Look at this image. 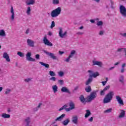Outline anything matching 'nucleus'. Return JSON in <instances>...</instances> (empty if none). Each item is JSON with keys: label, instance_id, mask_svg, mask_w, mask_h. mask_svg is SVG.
<instances>
[{"label": "nucleus", "instance_id": "6e6552de", "mask_svg": "<svg viewBox=\"0 0 126 126\" xmlns=\"http://www.w3.org/2000/svg\"><path fill=\"white\" fill-rule=\"evenodd\" d=\"M31 118L30 117H27L25 119L23 124V126H31Z\"/></svg>", "mask_w": 126, "mask_h": 126}, {"label": "nucleus", "instance_id": "f3484780", "mask_svg": "<svg viewBox=\"0 0 126 126\" xmlns=\"http://www.w3.org/2000/svg\"><path fill=\"white\" fill-rule=\"evenodd\" d=\"M3 58L5 59L6 62L9 63L10 62V59L9 58V55L6 52H4L3 53Z\"/></svg>", "mask_w": 126, "mask_h": 126}, {"label": "nucleus", "instance_id": "79ce46f5", "mask_svg": "<svg viewBox=\"0 0 126 126\" xmlns=\"http://www.w3.org/2000/svg\"><path fill=\"white\" fill-rule=\"evenodd\" d=\"M67 106L66 105H64L62 107L60 108L59 111H63V110H64V109L65 110L66 109H67Z\"/></svg>", "mask_w": 126, "mask_h": 126}, {"label": "nucleus", "instance_id": "4c0bfd02", "mask_svg": "<svg viewBox=\"0 0 126 126\" xmlns=\"http://www.w3.org/2000/svg\"><path fill=\"white\" fill-rule=\"evenodd\" d=\"M52 3L53 4H59L60 3V0H53Z\"/></svg>", "mask_w": 126, "mask_h": 126}, {"label": "nucleus", "instance_id": "603ef678", "mask_svg": "<svg viewBox=\"0 0 126 126\" xmlns=\"http://www.w3.org/2000/svg\"><path fill=\"white\" fill-rule=\"evenodd\" d=\"M35 59H36L37 60H40V55L39 54L35 55Z\"/></svg>", "mask_w": 126, "mask_h": 126}, {"label": "nucleus", "instance_id": "a878e982", "mask_svg": "<svg viewBox=\"0 0 126 126\" xmlns=\"http://www.w3.org/2000/svg\"><path fill=\"white\" fill-rule=\"evenodd\" d=\"M86 113L85 115V118L86 119H87V118H88L89 117V116H90L91 115V112H90V110H87L86 111Z\"/></svg>", "mask_w": 126, "mask_h": 126}, {"label": "nucleus", "instance_id": "412c9836", "mask_svg": "<svg viewBox=\"0 0 126 126\" xmlns=\"http://www.w3.org/2000/svg\"><path fill=\"white\" fill-rule=\"evenodd\" d=\"M27 5H33L35 3V0H28L26 1Z\"/></svg>", "mask_w": 126, "mask_h": 126}, {"label": "nucleus", "instance_id": "393cba45", "mask_svg": "<svg viewBox=\"0 0 126 126\" xmlns=\"http://www.w3.org/2000/svg\"><path fill=\"white\" fill-rule=\"evenodd\" d=\"M52 90L54 93H57L58 92V86L57 85H54L52 86Z\"/></svg>", "mask_w": 126, "mask_h": 126}, {"label": "nucleus", "instance_id": "cd10ccee", "mask_svg": "<svg viewBox=\"0 0 126 126\" xmlns=\"http://www.w3.org/2000/svg\"><path fill=\"white\" fill-rule=\"evenodd\" d=\"M39 63L41 64V65H43V66H45V67H46V68H49V67H50V65H49V64L44 63L42 62H39Z\"/></svg>", "mask_w": 126, "mask_h": 126}, {"label": "nucleus", "instance_id": "8fccbe9b", "mask_svg": "<svg viewBox=\"0 0 126 126\" xmlns=\"http://www.w3.org/2000/svg\"><path fill=\"white\" fill-rule=\"evenodd\" d=\"M63 80H58V83H59L61 85H63Z\"/></svg>", "mask_w": 126, "mask_h": 126}, {"label": "nucleus", "instance_id": "13d9d810", "mask_svg": "<svg viewBox=\"0 0 126 126\" xmlns=\"http://www.w3.org/2000/svg\"><path fill=\"white\" fill-rule=\"evenodd\" d=\"M89 122H93V117H91L90 119L88 120Z\"/></svg>", "mask_w": 126, "mask_h": 126}, {"label": "nucleus", "instance_id": "72a5a7b5", "mask_svg": "<svg viewBox=\"0 0 126 126\" xmlns=\"http://www.w3.org/2000/svg\"><path fill=\"white\" fill-rule=\"evenodd\" d=\"M125 51H126V48H120L117 49V52L119 53H122L123 52H125Z\"/></svg>", "mask_w": 126, "mask_h": 126}, {"label": "nucleus", "instance_id": "680f3d73", "mask_svg": "<svg viewBox=\"0 0 126 126\" xmlns=\"http://www.w3.org/2000/svg\"><path fill=\"white\" fill-rule=\"evenodd\" d=\"M59 54L60 55H63V54H64V52L63 51H59Z\"/></svg>", "mask_w": 126, "mask_h": 126}, {"label": "nucleus", "instance_id": "09e8293b", "mask_svg": "<svg viewBox=\"0 0 126 126\" xmlns=\"http://www.w3.org/2000/svg\"><path fill=\"white\" fill-rule=\"evenodd\" d=\"M120 35L124 38H126V33H120Z\"/></svg>", "mask_w": 126, "mask_h": 126}, {"label": "nucleus", "instance_id": "2eb2a0df", "mask_svg": "<svg viewBox=\"0 0 126 126\" xmlns=\"http://www.w3.org/2000/svg\"><path fill=\"white\" fill-rule=\"evenodd\" d=\"M93 65H98L99 67H102V66H103V63H102V62L94 60L93 61Z\"/></svg>", "mask_w": 126, "mask_h": 126}, {"label": "nucleus", "instance_id": "f257e3e1", "mask_svg": "<svg viewBox=\"0 0 126 126\" xmlns=\"http://www.w3.org/2000/svg\"><path fill=\"white\" fill-rule=\"evenodd\" d=\"M88 72L90 73L89 74V78L86 82V85H89V84L93 81V78H96L97 76H99L100 74L99 72H94L93 70H89L88 71Z\"/></svg>", "mask_w": 126, "mask_h": 126}, {"label": "nucleus", "instance_id": "20e7f679", "mask_svg": "<svg viewBox=\"0 0 126 126\" xmlns=\"http://www.w3.org/2000/svg\"><path fill=\"white\" fill-rule=\"evenodd\" d=\"M120 12L123 17H126V8L123 5H121L119 7Z\"/></svg>", "mask_w": 126, "mask_h": 126}, {"label": "nucleus", "instance_id": "ea45409f", "mask_svg": "<svg viewBox=\"0 0 126 126\" xmlns=\"http://www.w3.org/2000/svg\"><path fill=\"white\" fill-rule=\"evenodd\" d=\"M96 25L97 26H102L103 25V22L101 21H97Z\"/></svg>", "mask_w": 126, "mask_h": 126}, {"label": "nucleus", "instance_id": "774afa93", "mask_svg": "<svg viewBox=\"0 0 126 126\" xmlns=\"http://www.w3.org/2000/svg\"><path fill=\"white\" fill-rule=\"evenodd\" d=\"M94 1H95V2H100V0H93Z\"/></svg>", "mask_w": 126, "mask_h": 126}, {"label": "nucleus", "instance_id": "1a4fd4ad", "mask_svg": "<svg viewBox=\"0 0 126 126\" xmlns=\"http://www.w3.org/2000/svg\"><path fill=\"white\" fill-rule=\"evenodd\" d=\"M66 34H67V32H63V29L62 28H60L59 29V35L60 38H64V37L66 36Z\"/></svg>", "mask_w": 126, "mask_h": 126}, {"label": "nucleus", "instance_id": "6ab92c4d", "mask_svg": "<svg viewBox=\"0 0 126 126\" xmlns=\"http://www.w3.org/2000/svg\"><path fill=\"white\" fill-rule=\"evenodd\" d=\"M64 117H65V114H63L61 116L55 119V122H61V121H63Z\"/></svg>", "mask_w": 126, "mask_h": 126}, {"label": "nucleus", "instance_id": "5fc2aeb1", "mask_svg": "<svg viewBox=\"0 0 126 126\" xmlns=\"http://www.w3.org/2000/svg\"><path fill=\"white\" fill-rule=\"evenodd\" d=\"M110 88V86H106L104 89H103V91H107V89H109Z\"/></svg>", "mask_w": 126, "mask_h": 126}, {"label": "nucleus", "instance_id": "423d86ee", "mask_svg": "<svg viewBox=\"0 0 126 126\" xmlns=\"http://www.w3.org/2000/svg\"><path fill=\"white\" fill-rule=\"evenodd\" d=\"M10 12L11 15L10 16L9 19L10 21H14V19H15V14L14 13V9H13V6H11Z\"/></svg>", "mask_w": 126, "mask_h": 126}, {"label": "nucleus", "instance_id": "f03ea898", "mask_svg": "<svg viewBox=\"0 0 126 126\" xmlns=\"http://www.w3.org/2000/svg\"><path fill=\"white\" fill-rule=\"evenodd\" d=\"M62 12V8L61 7H58L56 9L53 10L50 15L51 17L53 18H56V17H58L61 14V13Z\"/></svg>", "mask_w": 126, "mask_h": 126}, {"label": "nucleus", "instance_id": "7ed1b4c3", "mask_svg": "<svg viewBox=\"0 0 126 126\" xmlns=\"http://www.w3.org/2000/svg\"><path fill=\"white\" fill-rule=\"evenodd\" d=\"M113 96H114V92H111L108 94L103 99L104 104L110 103L111 102V100L113 98Z\"/></svg>", "mask_w": 126, "mask_h": 126}, {"label": "nucleus", "instance_id": "bf43d9fd", "mask_svg": "<svg viewBox=\"0 0 126 126\" xmlns=\"http://www.w3.org/2000/svg\"><path fill=\"white\" fill-rule=\"evenodd\" d=\"M126 63H123V64H122V68H125V67H126Z\"/></svg>", "mask_w": 126, "mask_h": 126}, {"label": "nucleus", "instance_id": "c85d7f7f", "mask_svg": "<svg viewBox=\"0 0 126 126\" xmlns=\"http://www.w3.org/2000/svg\"><path fill=\"white\" fill-rule=\"evenodd\" d=\"M80 100L82 103H86V99L85 98H84V96L83 95H82L80 96Z\"/></svg>", "mask_w": 126, "mask_h": 126}, {"label": "nucleus", "instance_id": "338daca9", "mask_svg": "<svg viewBox=\"0 0 126 126\" xmlns=\"http://www.w3.org/2000/svg\"><path fill=\"white\" fill-rule=\"evenodd\" d=\"M114 67L115 66L109 68V70H113Z\"/></svg>", "mask_w": 126, "mask_h": 126}, {"label": "nucleus", "instance_id": "864d4df0", "mask_svg": "<svg viewBox=\"0 0 126 126\" xmlns=\"http://www.w3.org/2000/svg\"><path fill=\"white\" fill-rule=\"evenodd\" d=\"M30 32V29H27L26 30V34H29V33Z\"/></svg>", "mask_w": 126, "mask_h": 126}, {"label": "nucleus", "instance_id": "4468645a", "mask_svg": "<svg viewBox=\"0 0 126 126\" xmlns=\"http://www.w3.org/2000/svg\"><path fill=\"white\" fill-rule=\"evenodd\" d=\"M43 43L45 45H47V46H50V47H53V43L50 42L48 38H47V36H44L43 38Z\"/></svg>", "mask_w": 126, "mask_h": 126}, {"label": "nucleus", "instance_id": "3c124183", "mask_svg": "<svg viewBox=\"0 0 126 126\" xmlns=\"http://www.w3.org/2000/svg\"><path fill=\"white\" fill-rule=\"evenodd\" d=\"M105 91H104V90H103L102 91H101L100 92V95L101 96H104V95H105Z\"/></svg>", "mask_w": 126, "mask_h": 126}, {"label": "nucleus", "instance_id": "58836bf2", "mask_svg": "<svg viewBox=\"0 0 126 126\" xmlns=\"http://www.w3.org/2000/svg\"><path fill=\"white\" fill-rule=\"evenodd\" d=\"M32 80V78H27L24 79L25 82H30Z\"/></svg>", "mask_w": 126, "mask_h": 126}, {"label": "nucleus", "instance_id": "f8f14e48", "mask_svg": "<svg viewBox=\"0 0 126 126\" xmlns=\"http://www.w3.org/2000/svg\"><path fill=\"white\" fill-rule=\"evenodd\" d=\"M44 53L47 55V56H49V57H50L51 59H53V60H57V56H55V54H54V53L49 52L46 50L44 51Z\"/></svg>", "mask_w": 126, "mask_h": 126}, {"label": "nucleus", "instance_id": "aec40b11", "mask_svg": "<svg viewBox=\"0 0 126 126\" xmlns=\"http://www.w3.org/2000/svg\"><path fill=\"white\" fill-rule=\"evenodd\" d=\"M0 37H6V32L4 30H0Z\"/></svg>", "mask_w": 126, "mask_h": 126}, {"label": "nucleus", "instance_id": "9d476101", "mask_svg": "<svg viewBox=\"0 0 126 126\" xmlns=\"http://www.w3.org/2000/svg\"><path fill=\"white\" fill-rule=\"evenodd\" d=\"M69 108L65 109L66 112H69L72 110H74V109H75V105L74 104V103L72 102L69 103Z\"/></svg>", "mask_w": 126, "mask_h": 126}, {"label": "nucleus", "instance_id": "ddd939ff", "mask_svg": "<svg viewBox=\"0 0 126 126\" xmlns=\"http://www.w3.org/2000/svg\"><path fill=\"white\" fill-rule=\"evenodd\" d=\"M27 43L28 45L30 47H32V48H34L35 47V42L32 39H28L27 40Z\"/></svg>", "mask_w": 126, "mask_h": 126}, {"label": "nucleus", "instance_id": "bb28decb", "mask_svg": "<svg viewBox=\"0 0 126 126\" xmlns=\"http://www.w3.org/2000/svg\"><path fill=\"white\" fill-rule=\"evenodd\" d=\"M26 13L27 15H30L31 14V7L28 6L26 10Z\"/></svg>", "mask_w": 126, "mask_h": 126}, {"label": "nucleus", "instance_id": "7c9ffc66", "mask_svg": "<svg viewBox=\"0 0 126 126\" xmlns=\"http://www.w3.org/2000/svg\"><path fill=\"white\" fill-rule=\"evenodd\" d=\"M85 90L88 93L91 92V87L90 86H88L85 89Z\"/></svg>", "mask_w": 126, "mask_h": 126}, {"label": "nucleus", "instance_id": "c756f323", "mask_svg": "<svg viewBox=\"0 0 126 126\" xmlns=\"http://www.w3.org/2000/svg\"><path fill=\"white\" fill-rule=\"evenodd\" d=\"M69 123V119H67L65 120H64L62 124L63 125V126H67V125H68V123Z\"/></svg>", "mask_w": 126, "mask_h": 126}, {"label": "nucleus", "instance_id": "c9c22d12", "mask_svg": "<svg viewBox=\"0 0 126 126\" xmlns=\"http://www.w3.org/2000/svg\"><path fill=\"white\" fill-rule=\"evenodd\" d=\"M113 111V109L112 108L108 109L104 111V113L105 114H109V113H111Z\"/></svg>", "mask_w": 126, "mask_h": 126}, {"label": "nucleus", "instance_id": "2f4dec72", "mask_svg": "<svg viewBox=\"0 0 126 126\" xmlns=\"http://www.w3.org/2000/svg\"><path fill=\"white\" fill-rule=\"evenodd\" d=\"M17 55H18V56H19V57H20L21 58H23V57H24V53L20 51H18L17 53Z\"/></svg>", "mask_w": 126, "mask_h": 126}, {"label": "nucleus", "instance_id": "b1692460", "mask_svg": "<svg viewBox=\"0 0 126 126\" xmlns=\"http://www.w3.org/2000/svg\"><path fill=\"white\" fill-rule=\"evenodd\" d=\"M75 54H76V51L72 50L71 51L69 56L70 58H72L73 57H74V55H75Z\"/></svg>", "mask_w": 126, "mask_h": 126}, {"label": "nucleus", "instance_id": "a19ab883", "mask_svg": "<svg viewBox=\"0 0 126 126\" xmlns=\"http://www.w3.org/2000/svg\"><path fill=\"white\" fill-rule=\"evenodd\" d=\"M49 80H51V81H54L55 82L57 80V78H56V77H55V76H53V77H52L51 78H50L49 79Z\"/></svg>", "mask_w": 126, "mask_h": 126}, {"label": "nucleus", "instance_id": "0e129e2a", "mask_svg": "<svg viewBox=\"0 0 126 126\" xmlns=\"http://www.w3.org/2000/svg\"><path fill=\"white\" fill-rule=\"evenodd\" d=\"M102 83L104 86L106 85V83H107V81L102 82Z\"/></svg>", "mask_w": 126, "mask_h": 126}, {"label": "nucleus", "instance_id": "473e14b6", "mask_svg": "<svg viewBox=\"0 0 126 126\" xmlns=\"http://www.w3.org/2000/svg\"><path fill=\"white\" fill-rule=\"evenodd\" d=\"M42 106V103H40L38 104V105L37 106V107L34 108V111L35 112H36V111H38L39 109H40V107Z\"/></svg>", "mask_w": 126, "mask_h": 126}, {"label": "nucleus", "instance_id": "9b49d317", "mask_svg": "<svg viewBox=\"0 0 126 126\" xmlns=\"http://www.w3.org/2000/svg\"><path fill=\"white\" fill-rule=\"evenodd\" d=\"M116 100L120 106H124V100L122 99V97L120 96V95H117L116 96Z\"/></svg>", "mask_w": 126, "mask_h": 126}, {"label": "nucleus", "instance_id": "39448f33", "mask_svg": "<svg viewBox=\"0 0 126 126\" xmlns=\"http://www.w3.org/2000/svg\"><path fill=\"white\" fill-rule=\"evenodd\" d=\"M32 53L31 52H28L26 54V59L28 62H36V59L31 57Z\"/></svg>", "mask_w": 126, "mask_h": 126}, {"label": "nucleus", "instance_id": "5701e85b", "mask_svg": "<svg viewBox=\"0 0 126 126\" xmlns=\"http://www.w3.org/2000/svg\"><path fill=\"white\" fill-rule=\"evenodd\" d=\"M62 92H65V93H70L69 90L65 87H63L61 89Z\"/></svg>", "mask_w": 126, "mask_h": 126}, {"label": "nucleus", "instance_id": "de8ad7c7", "mask_svg": "<svg viewBox=\"0 0 126 126\" xmlns=\"http://www.w3.org/2000/svg\"><path fill=\"white\" fill-rule=\"evenodd\" d=\"M119 81H120V82H123V81H124V76H121L120 77Z\"/></svg>", "mask_w": 126, "mask_h": 126}, {"label": "nucleus", "instance_id": "a211bd4d", "mask_svg": "<svg viewBox=\"0 0 126 126\" xmlns=\"http://www.w3.org/2000/svg\"><path fill=\"white\" fill-rule=\"evenodd\" d=\"M126 116V111L124 110H120V113L119 115V119H122L123 118H125Z\"/></svg>", "mask_w": 126, "mask_h": 126}, {"label": "nucleus", "instance_id": "4be33fe9", "mask_svg": "<svg viewBox=\"0 0 126 126\" xmlns=\"http://www.w3.org/2000/svg\"><path fill=\"white\" fill-rule=\"evenodd\" d=\"M1 118L3 119H9L10 118V115L6 113H2L1 115Z\"/></svg>", "mask_w": 126, "mask_h": 126}, {"label": "nucleus", "instance_id": "49530a36", "mask_svg": "<svg viewBox=\"0 0 126 126\" xmlns=\"http://www.w3.org/2000/svg\"><path fill=\"white\" fill-rule=\"evenodd\" d=\"M55 21H53L51 23V26H50L51 29H53V28L55 27Z\"/></svg>", "mask_w": 126, "mask_h": 126}, {"label": "nucleus", "instance_id": "e433bc0d", "mask_svg": "<svg viewBox=\"0 0 126 126\" xmlns=\"http://www.w3.org/2000/svg\"><path fill=\"white\" fill-rule=\"evenodd\" d=\"M49 75H50V76H52V77L56 76V73H55V72L53 71H50Z\"/></svg>", "mask_w": 126, "mask_h": 126}, {"label": "nucleus", "instance_id": "c03bdc74", "mask_svg": "<svg viewBox=\"0 0 126 126\" xmlns=\"http://www.w3.org/2000/svg\"><path fill=\"white\" fill-rule=\"evenodd\" d=\"M70 59H71V57H70L68 56V57L64 60V62H65L66 63H69V61H70Z\"/></svg>", "mask_w": 126, "mask_h": 126}, {"label": "nucleus", "instance_id": "69168bd1", "mask_svg": "<svg viewBox=\"0 0 126 126\" xmlns=\"http://www.w3.org/2000/svg\"><path fill=\"white\" fill-rule=\"evenodd\" d=\"M118 64H120V62H118L114 64V65H118Z\"/></svg>", "mask_w": 126, "mask_h": 126}, {"label": "nucleus", "instance_id": "37998d69", "mask_svg": "<svg viewBox=\"0 0 126 126\" xmlns=\"http://www.w3.org/2000/svg\"><path fill=\"white\" fill-rule=\"evenodd\" d=\"M64 73H63V72L62 71L58 72V75L61 77H63V76L64 75Z\"/></svg>", "mask_w": 126, "mask_h": 126}, {"label": "nucleus", "instance_id": "f704fd0d", "mask_svg": "<svg viewBox=\"0 0 126 126\" xmlns=\"http://www.w3.org/2000/svg\"><path fill=\"white\" fill-rule=\"evenodd\" d=\"M10 92H11V90L10 89H6L5 92V94L6 95H8V94H9V93H10Z\"/></svg>", "mask_w": 126, "mask_h": 126}, {"label": "nucleus", "instance_id": "052dcab7", "mask_svg": "<svg viewBox=\"0 0 126 126\" xmlns=\"http://www.w3.org/2000/svg\"><path fill=\"white\" fill-rule=\"evenodd\" d=\"M48 35L49 36H52L53 35V32H49Z\"/></svg>", "mask_w": 126, "mask_h": 126}, {"label": "nucleus", "instance_id": "dca6fc26", "mask_svg": "<svg viewBox=\"0 0 126 126\" xmlns=\"http://www.w3.org/2000/svg\"><path fill=\"white\" fill-rule=\"evenodd\" d=\"M72 122L74 125H77L78 124V117L76 115H74L72 117Z\"/></svg>", "mask_w": 126, "mask_h": 126}, {"label": "nucleus", "instance_id": "a18cd8bd", "mask_svg": "<svg viewBox=\"0 0 126 126\" xmlns=\"http://www.w3.org/2000/svg\"><path fill=\"white\" fill-rule=\"evenodd\" d=\"M105 33V31L101 30L100 31L99 33H98V35H99L100 36H103V35H104V33Z\"/></svg>", "mask_w": 126, "mask_h": 126}, {"label": "nucleus", "instance_id": "6e6d98bb", "mask_svg": "<svg viewBox=\"0 0 126 126\" xmlns=\"http://www.w3.org/2000/svg\"><path fill=\"white\" fill-rule=\"evenodd\" d=\"M77 35H83V32H78L76 33Z\"/></svg>", "mask_w": 126, "mask_h": 126}, {"label": "nucleus", "instance_id": "4d7b16f0", "mask_svg": "<svg viewBox=\"0 0 126 126\" xmlns=\"http://www.w3.org/2000/svg\"><path fill=\"white\" fill-rule=\"evenodd\" d=\"M121 73H124V72H125V68H122L121 69Z\"/></svg>", "mask_w": 126, "mask_h": 126}, {"label": "nucleus", "instance_id": "0eeeda50", "mask_svg": "<svg viewBox=\"0 0 126 126\" xmlns=\"http://www.w3.org/2000/svg\"><path fill=\"white\" fill-rule=\"evenodd\" d=\"M97 97V94L96 93H91L90 95L88 96V102H91L93 100H94L95 98Z\"/></svg>", "mask_w": 126, "mask_h": 126}, {"label": "nucleus", "instance_id": "e2e57ef3", "mask_svg": "<svg viewBox=\"0 0 126 126\" xmlns=\"http://www.w3.org/2000/svg\"><path fill=\"white\" fill-rule=\"evenodd\" d=\"M90 21L91 23H95V20H90Z\"/></svg>", "mask_w": 126, "mask_h": 126}]
</instances>
